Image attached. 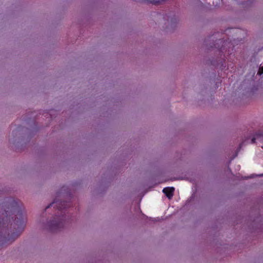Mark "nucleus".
<instances>
[{"mask_svg": "<svg viewBox=\"0 0 263 263\" xmlns=\"http://www.w3.org/2000/svg\"><path fill=\"white\" fill-rule=\"evenodd\" d=\"M25 227L18 202L12 197L6 198L0 210V248L13 242L24 231Z\"/></svg>", "mask_w": 263, "mask_h": 263, "instance_id": "2", "label": "nucleus"}, {"mask_svg": "<svg viewBox=\"0 0 263 263\" xmlns=\"http://www.w3.org/2000/svg\"><path fill=\"white\" fill-rule=\"evenodd\" d=\"M201 87L202 88H203V91H200V93H201L202 95H203L204 93L206 94L207 93V90H208V87L206 86H201Z\"/></svg>", "mask_w": 263, "mask_h": 263, "instance_id": "9", "label": "nucleus"}, {"mask_svg": "<svg viewBox=\"0 0 263 263\" xmlns=\"http://www.w3.org/2000/svg\"><path fill=\"white\" fill-rule=\"evenodd\" d=\"M163 19L165 21V29L170 31L175 29L179 21L178 16L175 14H165L163 16Z\"/></svg>", "mask_w": 263, "mask_h": 263, "instance_id": "4", "label": "nucleus"}, {"mask_svg": "<svg viewBox=\"0 0 263 263\" xmlns=\"http://www.w3.org/2000/svg\"><path fill=\"white\" fill-rule=\"evenodd\" d=\"M194 198V194H193L191 197H190V201H191L192 200H193Z\"/></svg>", "mask_w": 263, "mask_h": 263, "instance_id": "12", "label": "nucleus"}, {"mask_svg": "<svg viewBox=\"0 0 263 263\" xmlns=\"http://www.w3.org/2000/svg\"><path fill=\"white\" fill-rule=\"evenodd\" d=\"M175 188L174 187H166L163 189V193L169 199H171L174 195Z\"/></svg>", "mask_w": 263, "mask_h": 263, "instance_id": "5", "label": "nucleus"}, {"mask_svg": "<svg viewBox=\"0 0 263 263\" xmlns=\"http://www.w3.org/2000/svg\"><path fill=\"white\" fill-rule=\"evenodd\" d=\"M257 220V218H252V217L251 218V219L250 220L252 222H255Z\"/></svg>", "mask_w": 263, "mask_h": 263, "instance_id": "11", "label": "nucleus"}, {"mask_svg": "<svg viewBox=\"0 0 263 263\" xmlns=\"http://www.w3.org/2000/svg\"><path fill=\"white\" fill-rule=\"evenodd\" d=\"M165 0H137L138 2L143 4H152L153 5H158L161 4Z\"/></svg>", "mask_w": 263, "mask_h": 263, "instance_id": "6", "label": "nucleus"}, {"mask_svg": "<svg viewBox=\"0 0 263 263\" xmlns=\"http://www.w3.org/2000/svg\"><path fill=\"white\" fill-rule=\"evenodd\" d=\"M255 2V0H247L246 3L247 5L251 6Z\"/></svg>", "mask_w": 263, "mask_h": 263, "instance_id": "10", "label": "nucleus"}, {"mask_svg": "<svg viewBox=\"0 0 263 263\" xmlns=\"http://www.w3.org/2000/svg\"><path fill=\"white\" fill-rule=\"evenodd\" d=\"M103 183H104V182H103V181H102L101 185L100 186V188H101V187H102L103 186ZM104 184H106V183H105V182H104Z\"/></svg>", "mask_w": 263, "mask_h": 263, "instance_id": "13", "label": "nucleus"}, {"mask_svg": "<svg viewBox=\"0 0 263 263\" xmlns=\"http://www.w3.org/2000/svg\"><path fill=\"white\" fill-rule=\"evenodd\" d=\"M71 193L67 186H63L57 192L54 200L42 212L40 223L42 230L52 234H57L66 229L71 221L69 212Z\"/></svg>", "mask_w": 263, "mask_h": 263, "instance_id": "1", "label": "nucleus"}, {"mask_svg": "<svg viewBox=\"0 0 263 263\" xmlns=\"http://www.w3.org/2000/svg\"><path fill=\"white\" fill-rule=\"evenodd\" d=\"M244 141L242 142L241 143H240L239 144V147L238 148V149H237V152L236 153V154H235V155L231 158V160L232 159H233L235 157H236L237 156V153H238V152L240 150V149L241 148V147H242V146L243 145V143H244Z\"/></svg>", "mask_w": 263, "mask_h": 263, "instance_id": "8", "label": "nucleus"}, {"mask_svg": "<svg viewBox=\"0 0 263 263\" xmlns=\"http://www.w3.org/2000/svg\"><path fill=\"white\" fill-rule=\"evenodd\" d=\"M261 139L263 140V131H258L255 133L254 137L251 139V143H254L255 142L256 139ZM259 176H263V174H260L258 175Z\"/></svg>", "mask_w": 263, "mask_h": 263, "instance_id": "7", "label": "nucleus"}, {"mask_svg": "<svg viewBox=\"0 0 263 263\" xmlns=\"http://www.w3.org/2000/svg\"><path fill=\"white\" fill-rule=\"evenodd\" d=\"M219 35V33H216L208 36L204 40V45L208 51H214L215 53L214 57L206 60V64L222 69L226 66L225 53L230 43L221 38L218 39Z\"/></svg>", "mask_w": 263, "mask_h": 263, "instance_id": "3", "label": "nucleus"}]
</instances>
